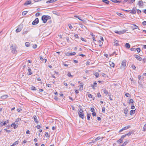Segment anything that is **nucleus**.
Wrapping results in <instances>:
<instances>
[{
    "label": "nucleus",
    "instance_id": "f257e3e1",
    "mask_svg": "<svg viewBox=\"0 0 146 146\" xmlns=\"http://www.w3.org/2000/svg\"><path fill=\"white\" fill-rule=\"evenodd\" d=\"M51 19V17L48 15H43L41 18L42 20L43 21V23H45L47 21Z\"/></svg>",
    "mask_w": 146,
    "mask_h": 146
},
{
    "label": "nucleus",
    "instance_id": "f03ea898",
    "mask_svg": "<svg viewBox=\"0 0 146 146\" xmlns=\"http://www.w3.org/2000/svg\"><path fill=\"white\" fill-rule=\"evenodd\" d=\"M126 64V61L125 60H123L121 65L120 68L124 70L125 69V66Z\"/></svg>",
    "mask_w": 146,
    "mask_h": 146
},
{
    "label": "nucleus",
    "instance_id": "7ed1b4c3",
    "mask_svg": "<svg viewBox=\"0 0 146 146\" xmlns=\"http://www.w3.org/2000/svg\"><path fill=\"white\" fill-rule=\"evenodd\" d=\"M78 114L79 116L82 119H83L84 117V115L83 112V111L81 109H80V110H79Z\"/></svg>",
    "mask_w": 146,
    "mask_h": 146
},
{
    "label": "nucleus",
    "instance_id": "20e7f679",
    "mask_svg": "<svg viewBox=\"0 0 146 146\" xmlns=\"http://www.w3.org/2000/svg\"><path fill=\"white\" fill-rule=\"evenodd\" d=\"M126 30H124L121 31H114L115 33L118 34L119 35H121L123 34L126 32Z\"/></svg>",
    "mask_w": 146,
    "mask_h": 146
},
{
    "label": "nucleus",
    "instance_id": "39448f33",
    "mask_svg": "<svg viewBox=\"0 0 146 146\" xmlns=\"http://www.w3.org/2000/svg\"><path fill=\"white\" fill-rule=\"evenodd\" d=\"M11 48L13 53L14 54L17 52L16 49L15 47H14L13 45H12L11 46Z\"/></svg>",
    "mask_w": 146,
    "mask_h": 146
},
{
    "label": "nucleus",
    "instance_id": "423d86ee",
    "mask_svg": "<svg viewBox=\"0 0 146 146\" xmlns=\"http://www.w3.org/2000/svg\"><path fill=\"white\" fill-rule=\"evenodd\" d=\"M39 22V20L38 18H36L35 20L32 23L33 25H36Z\"/></svg>",
    "mask_w": 146,
    "mask_h": 146
},
{
    "label": "nucleus",
    "instance_id": "0eeeda50",
    "mask_svg": "<svg viewBox=\"0 0 146 146\" xmlns=\"http://www.w3.org/2000/svg\"><path fill=\"white\" fill-rule=\"evenodd\" d=\"M76 54V53L75 52H67L66 54V55L67 56H70L75 55Z\"/></svg>",
    "mask_w": 146,
    "mask_h": 146
},
{
    "label": "nucleus",
    "instance_id": "6e6552de",
    "mask_svg": "<svg viewBox=\"0 0 146 146\" xmlns=\"http://www.w3.org/2000/svg\"><path fill=\"white\" fill-rule=\"evenodd\" d=\"M9 120H7V121H5L4 123L1 122L0 123V125L1 127H2L4 125H6L7 123H9Z\"/></svg>",
    "mask_w": 146,
    "mask_h": 146
},
{
    "label": "nucleus",
    "instance_id": "1a4fd4ad",
    "mask_svg": "<svg viewBox=\"0 0 146 146\" xmlns=\"http://www.w3.org/2000/svg\"><path fill=\"white\" fill-rule=\"evenodd\" d=\"M123 11H125L126 12H128L129 13H133V14H135L136 13V11H135V10H134V11H133V10H123Z\"/></svg>",
    "mask_w": 146,
    "mask_h": 146
},
{
    "label": "nucleus",
    "instance_id": "9d476101",
    "mask_svg": "<svg viewBox=\"0 0 146 146\" xmlns=\"http://www.w3.org/2000/svg\"><path fill=\"white\" fill-rule=\"evenodd\" d=\"M130 125H129V126H125V127L121 129H120V130L119 132H121L122 131H123V130H124L127 129H128V128H130Z\"/></svg>",
    "mask_w": 146,
    "mask_h": 146
},
{
    "label": "nucleus",
    "instance_id": "9b49d317",
    "mask_svg": "<svg viewBox=\"0 0 146 146\" xmlns=\"http://www.w3.org/2000/svg\"><path fill=\"white\" fill-rule=\"evenodd\" d=\"M134 56L135 57V58L141 61L142 60V59L139 56L136 54H135L134 55Z\"/></svg>",
    "mask_w": 146,
    "mask_h": 146
},
{
    "label": "nucleus",
    "instance_id": "f8f14e48",
    "mask_svg": "<svg viewBox=\"0 0 146 146\" xmlns=\"http://www.w3.org/2000/svg\"><path fill=\"white\" fill-rule=\"evenodd\" d=\"M125 135H122L120 139H119V140H118L117 141V142H120V143H121L122 142V141L124 139V138L125 137Z\"/></svg>",
    "mask_w": 146,
    "mask_h": 146
},
{
    "label": "nucleus",
    "instance_id": "ddd939ff",
    "mask_svg": "<svg viewBox=\"0 0 146 146\" xmlns=\"http://www.w3.org/2000/svg\"><path fill=\"white\" fill-rule=\"evenodd\" d=\"M22 29V28L20 26H19L17 28L16 30V33L19 32L21 31Z\"/></svg>",
    "mask_w": 146,
    "mask_h": 146
},
{
    "label": "nucleus",
    "instance_id": "4468645a",
    "mask_svg": "<svg viewBox=\"0 0 146 146\" xmlns=\"http://www.w3.org/2000/svg\"><path fill=\"white\" fill-rule=\"evenodd\" d=\"M33 119L35 122L36 123H38V121L37 119V117L36 115H34L33 116Z\"/></svg>",
    "mask_w": 146,
    "mask_h": 146
},
{
    "label": "nucleus",
    "instance_id": "2eb2a0df",
    "mask_svg": "<svg viewBox=\"0 0 146 146\" xmlns=\"http://www.w3.org/2000/svg\"><path fill=\"white\" fill-rule=\"evenodd\" d=\"M8 97L7 95H4L1 97V98L2 100H5Z\"/></svg>",
    "mask_w": 146,
    "mask_h": 146
},
{
    "label": "nucleus",
    "instance_id": "dca6fc26",
    "mask_svg": "<svg viewBox=\"0 0 146 146\" xmlns=\"http://www.w3.org/2000/svg\"><path fill=\"white\" fill-rule=\"evenodd\" d=\"M28 73H27V74L28 75H30L32 74V73L31 72V69L29 67L28 68Z\"/></svg>",
    "mask_w": 146,
    "mask_h": 146
},
{
    "label": "nucleus",
    "instance_id": "f3484780",
    "mask_svg": "<svg viewBox=\"0 0 146 146\" xmlns=\"http://www.w3.org/2000/svg\"><path fill=\"white\" fill-rule=\"evenodd\" d=\"M131 27L133 30L137 29H139L138 27L135 24H133V26H132Z\"/></svg>",
    "mask_w": 146,
    "mask_h": 146
},
{
    "label": "nucleus",
    "instance_id": "a211bd4d",
    "mask_svg": "<svg viewBox=\"0 0 146 146\" xmlns=\"http://www.w3.org/2000/svg\"><path fill=\"white\" fill-rule=\"evenodd\" d=\"M109 64L110 66L113 68H114L115 67V64L113 62H110Z\"/></svg>",
    "mask_w": 146,
    "mask_h": 146
},
{
    "label": "nucleus",
    "instance_id": "6ab92c4d",
    "mask_svg": "<svg viewBox=\"0 0 146 146\" xmlns=\"http://www.w3.org/2000/svg\"><path fill=\"white\" fill-rule=\"evenodd\" d=\"M31 1H27L25 2L24 4V5H27L31 3Z\"/></svg>",
    "mask_w": 146,
    "mask_h": 146
},
{
    "label": "nucleus",
    "instance_id": "aec40b11",
    "mask_svg": "<svg viewBox=\"0 0 146 146\" xmlns=\"http://www.w3.org/2000/svg\"><path fill=\"white\" fill-rule=\"evenodd\" d=\"M97 86V84L96 82H94L93 85L92 86V87L93 89H94V87H96Z\"/></svg>",
    "mask_w": 146,
    "mask_h": 146
},
{
    "label": "nucleus",
    "instance_id": "412c9836",
    "mask_svg": "<svg viewBox=\"0 0 146 146\" xmlns=\"http://www.w3.org/2000/svg\"><path fill=\"white\" fill-rule=\"evenodd\" d=\"M40 59L41 60H42L43 62L45 63L46 61V59H45L44 58H43L42 56L40 57Z\"/></svg>",
    "mask_w": 146,
    "mask_h": 146
},
{
    "label": "nucleus",
    "instance_id": "4be33fe9",
    "mask_svg": "<svg viewBox=\"0 0 146 146\" xmlns=\"http://www.w3.org/2000/svg\"><path fill=\"white\" fill-rule=\"evenodd\" d=\"M11 126L12 127H13L14 129H15L17 127L18 125H17V126H16L15 124V123H14L11 124Z\"/></svg>",
    "mask_w": 146,
    "mask_h": 146
},
{
    "label": "nucleus",
    "instance_id": "5701e85b",
    "mask_svg": "<svg viewBox=\"0 0 146 146\" xmlns=\"http://www.w3.org/2000/svg\"><path fill=\"white\" fill-rule=\"evenodd\" d=\"M133 133V131H130L129 133L125 135H125V137H126L127 135L129 136L130 135Z\"/></svg>",
    "mask_w": 146,
    "mask_h": 146
},
{
    "label": "nucleus",
    "instance_id": "b1692460",
    "mask_svg": "<svg viewBox=\"0 0 146 146\" xmlns=\"http://www.w3.org/2000/svg\"><path fill=\"white\" fill-rule=\"evenodd\" d=\"M118 42L117 40H114V45L116 46H118L119 45V44L118 43Z\"/></svg>",
    "mask_w": 146,
    "mask_h": 146
},
{
    "label": "nucleus",
    "instance_id": "393cba45",
    "mask_svg": "<svg viewBox=\"0 0 146 146\" xmlns=\"http://www.w3.org/2000/svg\"><path fill=\"white\" fill-rule=\"evenodd\" d=\"M125 46L127 48H129L130 46V44L129 43H126L125 44Z\"/></svg>",
    "mask_w": 146,
    "mask_h": 146
},
{
    "label": "nucleus",
    "instance_id": "a878e982",
    "mask_svg": "<svg viewBox=\"0 0 146 146\" xmlns=\"http://www.w3.org/2000/svg\"><path fill=\"white\" fill-rule=\"evenodd\" d=\"M139 6H141L143 5V2L142 1H139Z\"/></svg>",
    "mask_w": 146,
    "mask_h": 146
},
{
    "label": "nucleus",
    "instance_id": "bb28decb",
    "mask_svg": "<svg viewBox=\"0 0 146 146\" xmlns=\"http://www.w3.org/2000/svg\"><path fill=\"white\" fill-rule=\"evenodd\" d=\"M128 111V109L127 108L125 109L124 110V113L125 114V116H127L126 114H127Z\"/></svg>",
    "mask_w": 146,
    "mask_h": 146
},
{
    "label": "nucleus",
    "instance_id": "cd10ccee",
    "mask_svg": "<svg viewBox=\"0 0 146 146\" xmlns=\"http://www.w3.org/2000/svg\"><path fill=\"white\" fill-rule=\"evenodd\" d=\"M135 112V110H131L130 111V114L131 115H132L133 114H134Z\"/></svg>",
    "mask_w": 146,
    "mask_h": 146
},
{
    "label": "nucleus",
    "instance_id": "c85d7f7f",
    "mask_svg": "<svg viewBox=\"0 0 146 146\" xmlns=\"http://www.w3.org/2000/svg\"><path fill=\"white\" fill-rule=\"evenodd\" d=\"M102 1L107 4L109 3L110 1L108 0H102Z\"/></svg>",
    "mask_w": 146,
    "mask_h": 146
},
{
    "label": "nucleus",
    "instance_id": "c756f323",
    "mask_svg": "<svg viewBox=\"0 0 146 146\" xmlns=\"http://www.w3.org/2000/svg\"><path fill=\"white\" fill-rule=\"evenodd\" d=\"M91 116V115L90 114H88L87 115V118L89 121L90 120Z\"/></svg>",
    "mask_w": 146,
    "mask_h": 146
},
{
    "label": "nucleus",
    "instance_id": "7c9ffc66",
    "mask_svg": "<svg viewBox=\"0 0 146 146\" xmlns=\"http://www.w3.org/2000/svg\"><path fill=\"white\" fill-rule=\"evenodd\" d=\"M94 75L96 76V78H98L99 76V74L98 73L95 72L94 73Z\"/></svg>",
    "mask_w": 146,
    "mask_h": 146
},
{
    "label": "nucleus",
    "instance_id": "2f4dec72",
    "mask_svg": "<svg viewBox=\"0 0 146 146\" xmlns=\"http://www.w3.org/2000/svg\"><path fill=\"white\" fill-rule=\"evenodd\" d=\"M98 42H99V46L100 47H101L102 46V45L103 44V42H102L101 40H99Z\"/></svg>",
    "mask_w": 146,
    "mask_h": 146
},
{
    "label": "nucleus",
    "instance_id": "473e14b6",
    "mask_svg": "<svg viewBox=\"0 0 146 146\" xmlns=\"http://www.w3.org/2000/svg\"><path fill=\"white\" fill-rule=\"evenodd\" d=\"M30 44L29 42H27L25 43V45L27 47H29L30 46Z\"/></svg>",
    "mask_w": 146,
    "mask_h": 146
},
{
    "label": "nucleus",
    "instance_id": "72a5a7b5",
    "mask_svg": "<svg viewBox=\"0 0 146 146\" xmlns=\"http://www.w3.org/2000/svg\"><path fill=\"white\" fill-rule=\"evenodd\" d=\"M133 102H134V101H133V100L132 99H131L129 100V104H130L131 103H133Z\"/></svg>",
    "mask_w": 146,
    "mask_h": 146
},
{
    "label": "nucleus",
    "instance_id": "f704fd0d",
    "mask_svg": "<svg viewBox=\"0 0 146 146\" xmlns=\"http://www.w3.org/2000/svg\"><path fill=\"white\" fill-rule=\"evenodd\" d=\"M135 0H130V1H129L128 2L129 4L132 3L133 2H134Z\"/></svg>",
    "mask_w": 146,
    "mask_h": 146
},
{
    "label": "nucleus",
    "instance_id": "c9c22d12",
    "mask_svg": "<svg viewBox=\"0 0 146 146\" xmlns=\"http://www.w3.org/2000/svg\"><path fill=\"white\" fill-rule=\"evenodd\" d=\"M125 95L127 97H131V95L128 93H126Z\"/></svg>",
    "mask_w": 146,
    "mask_h": 146
},
{
    "label": "nucleus",
    "instance_id": "e433bc0d",
    "mask_svg": "<svg viewBox=\"0 0 146 146\" xmlns=\"http://www.w3.org/2000/svg\"><path fill=\"white\" fill-rule=\"evenodd\" d=\"M45 135L46 137H50V135L48 132H45Z\"/></svg>",
    "mask_w": 146,
    "mask_h": 146
},
{
    "label": "nucleus",
    "instance_id": "4c0bfd02",
    "mask_svg": "<svg viewBox=\"0 0 146 146\" xmlns=\"http://www.w3.org/2000/svg\"><path fill=\"white\" fill-rule=\"evenodd\" d=\"M31 89L32 90H36V88L34 86H32L31 88Z\"/></svg>",
    "mask_w": 146,
    "mask_h": 146
},
{
    "label": "nucleus",
    "instance_id": "58836bf2",
    "mask_svg": "<svg viewBox=\"0 0 146 146\" xmlns=\"http://www.w3.org/2000/svg\"><path fill=\"white\" fill-rule=\"evenodd\" d=\"M136 50L138 52H139L141 51V49L140 48H137L136 49Z\"/></svg>",
    "mask_w": 146,
    "mask_h": 146
},
{
    "label": "nucleus",
    "instance_id": "ea45409f",
    "mask_svg": "<svg viewBox=\"0 0 146 146\" xmlns=\"http://www.w3.org/2000/svg\"><path fill=\"white\" fill-rule=\"evenodd\" d=\"M4 130L6 131V132L10 133L11 131L10 130H7L6 129H5Z\"/></svg>",
    "mask_w": 146,
    "mask_h": 146
},
{
    "label": "nucleus",
    "instance_id": "a19ab883",
    "mask_svg": "<svg viewBox=\"0 0 146 146\" xmlns=\"http://www.w3.org/2000/svg\"><path fill=\"white\" fill-rule=\"evenodd\" d=\"M27 11H23L22 13V15H26L27 13Z\"/></svg>",
    "mask_w": 146,
    "mask_h": 146
},
{
    "label": "nucleus",
    "instance_id": "79ce46f5",
    "mask_svg": "<svg viewBox=\"0 0 146 146\" xmlns=\"http://www.w3.org/2000/svg\"><path fill=\"white\" fill-rule=\"evenodd\" d=\"M104 93L106 95H107L108 94V91L106 90H104Z\"/></svg>",
    "mask_w": 146,
    "mask_h": 146
},
{
    "label": "nucleus",
    "instance_id": "37998d69",
    "mask_svg": "<svg viewBox=\"0 0 146 146\" xmlns=\"http://www.w3.org/2000/svg\"><path fill=\"white\" fill-rule=\"evenodd\" d=\"M102 112L103 113L105 112V108L104 107H102Z\"/></svg>",
    "mask_w": 146,
    "mask_h": 146
},
{
    "label": "nucleus",
    "instance_id": "c03bdc74",
    "mask_svg": "<svg viewBox=\"0 0 146 146\" xmlns=\"http://www.w3.org/2000/svg\"><path fill=\"white\" fill-rule=\"evenodd\" d=\"M143 130L144 131H146V123L145 124L143 128Z\"/></svg>",
    "mask_w": 146,
    "mask_h": 146
},
{
    "label": "nucleus",
    "instance_id": "a18cd8bd",
    "mask_svg": "<svg viewBox=\"0 0 146 146\" xmlns=\"http://www.w3.org/2000/svg\"><path fill=\"white\" fill-rule=\"evenodd\" d=\"M88 96L90 98H92V95L90 94H88Z\"/></svg>",
    "mask_w": 146,
    "mask_h": 146
},
{
    "label": "nucleus",
    "instance_id": "49530a36",
    "mask_svg": "<svg viewBox=\"0 0 146 146\" xmlns=\"http://www.w3.org/2000/svg\"><path fill=\"white\" fill-rule=\"evenodd\" d=\"M18 143H19V141H17L15 142L13 144L14 145H16L18 144Z\"/></svg>",
    "mask_w": 146,
    "mask_h": 146
},
{
    "label": "nucleus",
    "instance_id": "de8ad7c7",
    "mask_svg": "<svg viewBox=\"0 0 146 146\" xmlns=\"http://www.w3.org/2000/svg\"><path fill=\"white\" fill-rule=\"evenodd\" d=\"M97 96L98 98H100L101 97V95L99 92L97 94Z\"/></svg>",
    "mask_w": 146,
    "mask_h": 146
},
{
    "label": "nucleus",
    "instance_id": "09e8293b",
    "mask_svg": "<svg viewBox=\"0 0 146 146\" xmlns=\"http://www.w3.org/2000/svg\"><path fill=\"white\" fill-rule=\"evenodd\" d=\"M80 84H81V85L80 86V88H83V83H81Z\"/></svg>",
    "mask_w": 146,
    "mask_h": 146
},
{
    "label": "nucleus",
    "instance_id": "8fccbe9b",
    "mask_svg": "<svg viewBox=\"0 0 146 146\" xmlns=\"http://www.w3.org/2000/svg\"><path fill=\"white\" fill-rule=\"evenodd\" d=\"M67 76L69 77H73V76L71 74V73L70 72H69Z\"/></svg>",
    "mask_w": 146,
    "mask_h": 146
},
{
    "label": "nucleus",
    "instance_id": "3c124183",
    "mask_svg": "<svg viewBox=\"0 0 146 146\" xmlns=\"http://www.w3.org/2000/svg\"><path fill=\"white\" fill-rule=\"evenodd\" d=\"M115 3H120L122 1H117V0H115Z\"/></svg>",
    "mask_w": 146,
    "mask_h": 146
},
{
    "label": "nucleus",
    "instance_id": "603ef678",
    "mask_svg": "<svg viewBox=\"0 0 146 146\" xmlns=\"http://www.w3.org/2000/svg\"><path fill=\"white\" fill-rule=\"evenodd\" d=\"M100 139V137H98L97 138H96L95 139L96 141Z\"/></svg>",
    "mask_w": 146,
    "mask_h": 146
},
{
    "label": "nucleus",
    "instance_id": "864d4df0",
    "mask_svg": "<svg viewBox=\"0 0 146 146\" xmlns=\"http://www.w3.org/2000/svg\"><path fill=\"white\" fill-rule=\"evenodd\" d=\"M40 14V13H37L35 14V16L36 17L39 16Z\"/></svg>",
    "mask_w": 146,
    "mask_h": 146
},
{
    "label": "nucleus",
    "instance_id": "5fc2aeb1",
    "mask_svg": "<svg viewBox=\"0 0 146 146\" xmlns=\"http://www.w3.org/2000/svg\"><path fill=\"white\" fill-rule=\"evenodd\" d=\"M131 67L133 70H135L136 68L135 66L133 64L131 66Z\"/></svg>",
    "mask_w": 146,
    "mask_h": 146
},
{
    "label": "nucleus",
    "instance_id": "6e6d98bb",
    "mask_svg": "<svg viewBox=\"0 0 146 146\" xmlns=\"http://www.w3.org/2000/svg\"><path fill=\"white\" fill-rule=\"evenodd\" d=\"M127 143V141H125L124 143L122 145H123V146L125 145Z\"/></svg>",
    "mask_w": 146,
    "mask_h": 146
},
{
    "label": "nucleus",
    "instance_id": "4d7b16f0",
    "mask_svg": "<svg viewBox=\"0 0 146 146\" xmlns=\"http://www.w3.org/2000/svg\"><path fill=\"white\" fill-rule=\"evenodd\" d=\"M92 115L94 116H96V112H94L92 113Z\"/></svg>",
    "mask_w": 146,
    "mask_h": 146
},
{
    "label": "nucleus",
    "instance_id": "13d9d810",
    "mask_svg": "<svg viewBox=\"0 0 146 146\" xmlns=\"http://www.w3.org/2000/svg\"><path fill=\"white\" fill-rule=\"evenodd\" d=\"M129 1V0H124V1H122V3L123 4Z\"/></svg>",
    "mask_w": 146,
    "mask_h": 146
},
{
    "label": "nucleus",
    "instance_id": "bf43d9fd",
    "mask_svg": "<svg viewBox=\"0 0 146 146\" xmlns=\"http://www.w3.org/2000/svg\"><path fill=\"white\" fill-rule=\"evenodd\" d=\"M36 127L38 129H39L41 128V126L40 125H38L36 126Z\"/></svg>",
    "mask_w": 146,
    "mask_h": 146
},
{
    "label": "nucleus",
    "instance_id": "052dcab7",
    "mask_svg": "<svg viewBox=\"0 0 146 146\" xmlns=\"http://www.w3.org/2000/svg\"><path fill=\"white\" fill-rule=\"evenodd\" d=\"M138 79L140 80H142L143 79L142 78H141V76L140 75L138 76Z\"/></svg>",
    "mask_w": 146,
    "mask_h": 146
},
{
    "label": "nucleus",
    "instance_id": "680f3d73",
    "mask_svg": "<svg viewBox=\"0 0 146 146\" xmlns=\"http://www.w3.org/2000/svg\"><path fill=\"white\" fill-rule=\"evenodd\" d=\"M95 141H96L95 139L92 140L91 142H90L89 143L90 144L92 143H94Z\"/></svg>",
    "mask_w": 146,
    "mask_h": 146
},
{
    "label": "nucleus",
    "instance_id": "e2e57ef3",
    "mask_svg": "<svg viewBox=\"0 0 146 146\" xmlns=\"http://www.w3.org/2000/svg\"><path fill=\"white\" fill-rule=\"evenodd\" d=\"M142 24L143 25H146V21H144L142 22Z\"/></svg>",
    "mask_w": 146,
    "mask_h": 146
},
{
    "label": "nucleus",
    "instance_id": "0e129e2a",
    "mask_svg": "<svg viewBox=\"0 0 146 146\" xmlns=\"http://www.w3.org/2000/svg\"><path fill=\"white\" fill-rule=\"evenodd\" d=\"M100 38L101 40L102 41H104V40L103 38V37L102 36H100Z\"/></svg>",
    "mask_w": 146,
    "mask_h": 146
},
{
    "label": "nucleus",
    "instance_id": "69168bd1",
    "mask_svg": "<svg viewBox=\"0 0 146 146\" xmlns=\"http://www.w3.org/2000/svg\"><path fill=\"white\" fill-rule=\"evenodd\" d=\"M131 51H135L136 50V48H131Z\"/></svg>",
    "mask_w": 146,
    "mask_h": 146
},
{
    "label": "nucleus",
    "instance_id": "338daca9",
    "mask_svg": "<svg viewBox=\"0 0 146 146\" xmlns=\"http://www.w3.org/2000/svg\"><path fill=\"white\" fill-rule=\"evenodd\" d=\"M70 29H71L73 28L71 24H69L68 25Z\"/></svg>",
    "mask_w": 146,
    "mask_h": 146
},
{
    "label": "nucleus",
    "instance_id": "774afa93",
    "mask_svg": "<svg viewBox=\"0 0 146 146\" xmlns=\"http://www.w3.org/2000/svg\"><path fill=\"white\" fill-rule=\"evenodd\" d=\"M143 61L144 63H145V62L146 63V58H143Z\"/></svg>",
    "mask_w": 146,
    "mask_h": 146
}]
</instances>
